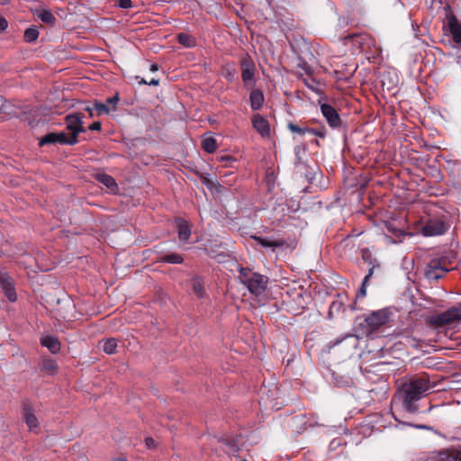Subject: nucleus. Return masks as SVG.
<instances>
[{"label":"nucleus","instance_id":"obj_10","mask_svg":"<svg viewBox=\"0 0 461 461\" xmlns=\"http://www.w3.org/2000/svg\"><path fill=\"white\" fill-rule=\"evenodd\" d=\"M321 111L330 127L338 128L341 125V119L334 107L323 104L321 105Z\"/></svg>","mask_w":461,"mask_h":461},{"label":"nucleus","instance_id":"obj_3","mask_svg":"<svg viewBox=\"0 0 461 461\" xmlns=\"http://www.w3.org/2000/svg\"><path fill=\"white\" fill-rule=\"evenodd\" d=\"M451 259L448 256L432 258L425 268V276L429 280H438L452 269Z\"/></svg>","mask_w":461,"mask_h":461},{"label":"nucleus","instance_id":"obj_47","mask_svg":"<svg viewBox=\"0 0 461 461\" xmlns=\"http://www.w3.org/2000/svg\"><path fill=\"white\" fill-rule=\"evenodd\" d=\"M148 83H149V82H147L145 79H141V80L140 81V84H148Z\"/></svg>","mask_w":461,"mask_h":461},{"label":"nucleus","instance_id":"obj_11","mask_svg":"<svg viewBox=\"0 0 461 461\" xmlns=\"http://www.w3.org/2000/svg\"><path fill=\"white\" fill-rule=\"evenodd\" d=\"M253 128L261 135L263 138L270 137V125L268 121L261 114L257 113L251 118Z\"/></svg>","mask_w":461,"mask_h":461},{"label":"nucleus","instance_id":"obj_14","mask_svg":"<svg viewBox=\"0 0 461 461\" xmlns=\"http://www.w3.org/2000/svg\"><path fill=\"white\" fill-rule=\"evenodd\" d=\"M119 101L118 95H115L106 100L105 104L95 103V109L97 115L108 114L111 111H115L117 103Z\"/></svg>","mask_w":461,"mask_h":461},{"label":"nucleus","instance_id":"obj_19","mask_svg":"<svg viewBox=\"0 0 461 461\" xmlns=\"http://www.w3.org/2000/svg\"><path fill=\"white\" fill-rule=\"evenodd\" d=\"M41 343L46 347L51 353L56 354L60 349V343L56 337L44 336L41 339Z\"/></svg>","mask_w":461,"mask_h":461},{"label":"nucleus","instance_id":"obj_1","mask_svg":"<svg viewBox=\"0 0 461 461\" xmlns=\"http://www.w3.org/2000/svg\"><path fill=\"white\" fill-rule=\"evenodd\" d=\"M430 387L429 379L427 375L415 376L408 383H404L399 391V394L402 399L405 410L409 412H415L417 411L415 402L420 400Z\"/></svg>","mask_w":461,"mask_h":461},{"label":"nucleus","instance_id":"obj_27","mask_svg":"<svg viewBox=\"0 0 461 461\" xmlns=\"http://www.w3.org/2000/svg\"><path fill=\"white\" fill-rule=\"evenodd\" d=\"M203 149L208 153H213L217 149L216 140L212 137H207L203 140Z\"/></svg>","mask_w":461,"mask_h":461},{"label":"nucleus","instance_id":"obj_48","mask_svg":"<svg viewBox=\"0 0 461 461\" xmlns=\"http://www.w3.org/2000/svg\"><path fill=\"white\" fill-rule=\"evenodd\" d=\"M228 77H230V79L232 78V74H228Z\"/></svg>","mask_w":461,"mask_h":461},{"label":"nucleus","instance_id":"obj_46","mask_svg":"<svg viewBox=\"0 0 461 461\" xmlns=\"http://www.w3.org/2000/svg\"><path fill=\"white\" fill-rule=\"evenodd\" d=\"M112 461H128V460L124 457H115Z\"/></svg>","mask_w":461,"mask_h":461},{"label":"nucleus","instance_id":"obj_30","mask_svg":"<svg viewBox=\"0 0 461 461\" xmlns=\"http://www.w3.org/2000/svg\"><path fill=\"white\" fill-rule=\"evenodd\" d=\"M255 69H243L241 71V77L245 86L250 85L254 77Z\"/></svg>","mask_w":461,"mask_h":461},{"label":"nucleus","instance_id":"obj_38","mask_svg":"<svg viewBox=\"0 0 461 461\" xmlns=\"http://www.w3.org/2000/svg\"><path fill=\"white\" fill-rule=\"evenodd\" d=\"M102 128L100 122H95L89 126L90 131H100Z\"/></svg>","mask_w":461,"mask_h":461},{"label":"nucleus","instance_id":"obj_42","mask_svg":"<svg viewBox=\"0 0 461 461\" xmlns=\"http://www.w3.org/2000/svg\"><path fill=\"white\" fill-rule=\"evenodd\" d=\"M374 273V267L369 268L368 274L365 276L364 281L367 282Z\"/></svg>","mask_w":461,"mask_h":461},{"label":"nucleus","instance_id":"obj_34","mask_svg":"<svg viewBox=\"0 0 461 461\" xmlns=\"http://www.w3.org/2000/svg\"><path fill=\"white\" fill-rule=\"evenodd\" d=\"M116 5L122 9H128L132 7L131 0H117Z\"/></svg>","mask_w":461,"mask_h":461},{"label":"nucleus","instance_id":"obj_5","mask_svg":"<svg viewBox=\"0 0 461 461\" xmlns=\"http://www.w3.org/2000/svg\"><path fill=\"white\" fill-rule=\"evenodd\" d=\"M446 12L443 21V30L448 32L455 43H461V23L457 20L451 6L447 5L444 7Z\"/></svg>","mask_w":461,"mask_h":461},{"label":"nucleus","instance_id":"obj_8","mask_svg":"<svg viewBox=\"0 0 461 461\" xmlns=\"http://www.w3.org/2000/svg\"><path fill=\"white\" fill-rule=\"evenodd\" d=\"M389 321V312L385 309L373 312L365 321L369 329V332L378 330Z\"/></svg>","mask_w":461,"mask_h":461},{"label":"nucleus","instance_id":"obj_22","mask_svg":"<svg viewBox=\"0 0 461 461\" xmlns=\"http://www.w3.org/2000/svg\"><path fill=\"white\" fill-rule=\"evenodd\" d=\"M158 262L168 263V264H182L184 258L176 252L170 254H163L158 258Z\"/></svg>","mask_w":461,"mask_h":461},{"label":"nucleus","instance_id":"obj_18","mask_svg":"<svg viewBox=\"0 0 461 461\" xmlns=\"http://www.w3.org/2000/svg\"><path fill=\"white\" fill-rule=\"evenodd\" d=\"M177 226L178 238L181 241H187L191 235V228L188 222L181 218L176 221Z\"/></svg>","mask_w":461,"mask_h":461},{"label":"nucleus","instance_id":"obj_17","mask_svg":"<svg viewBox=\"0 0 461 461\" xmlns=\"http://www.w3.org/2000/svg\"><path fill=\"white\" fill-rule=\"evenodd\" d=\"M95 179L105 185L112 193H115L118 190L115 179L110 175L98 173L95 175Z\"/></svg>","mask_w":461,"mask_h":461},{"label":"nucleus","instance_id":"obj_21","mask_svg":"<svg viewBox=\"0 0 461 461\" xmlns=\"http://www.w3.org/2000/svg\"><path fill=\"white\" fill-rule=\"evenodd\" d=\"M34 14L46 24L54 25L56 23V18L50 10L37 8Z\"/></svg>","mask_w":461,"mask_h":461},{"label":"nucleus","instance_id":"obj_43","mask_svg":"<svg viewBox=\"0 0 461 461\" xmlns=\"http://www.w3.org/2000/svg\"><path fill=\"white\" fill-rule=\"evenodd\" d=\"M159 84V80L158 79H155V78H152L149 83L148 85L149 86H158Z\"/></svg>","mask_w":461,"mask_h":461},{"label":"nucleus","instance_id":"obj_25","mask_svg":"<svg viewBox=\"0 0 461 461\" xmlns=\"http://www.w3.org/2000/svg\"><path fill=\"white\" fill-rule=\"evenodd\" d=\"M442 461H461V452L455 449H448L441 453Z\"/></svg>","mask_w":461,"mask_h":461},{"label":"nucleus","instance_id":"obj_33","mask_svg":"<svg viewBox=\"0 0 461 461\" xmlns=\"http://www.w3.org/2000/svg\"><path fill=\"white\" fill-rule=\"evenodd\" d=\"M404 339L405 344L411 348H418L420 347L419 340L411 335H406Z\"/></svg>","mask_w":461,"mask_h":461},{"label":"nucleus","instance_id":"obj_36","mask_svg":"<svg viewBox=\"0 0 461 461\" xmlns=\"http://www.w3.org/2000/svg\"><path fill=\"white\" fill-rule=\"evenodd\" d=\"M145 445L148 448L155 447V440L152 438L148 437L145 438Z\"/></svg>","mask_w":461,"mask_h":461},{"label":"nucleus","instance_id":"obj_15","mask_svg":"<svg viewBox=\"0 0 461 461\" xmlns=\"http://www.w3.org/2000/svg\"><path fill=\"white\" fill-rule=\"evenodd\" d=\"M385 229L388 233L391 234V236H388V239H390L393 243L402 242L407 235L403 230L396 226L395 221H387L385 223Z\"/></svg>","mask_w":461,"mask_h":461},{"label":"nucleus","instance_id":"obj_9","mask_svg":"<svg viewBox=\"0 0 461 461\" xmlns=\"http://www.w3.org/2000/svg\"><path fill=\"white\" fill-rule=\"evenodd\" d=\"M65 121L67 123V129L70 131L69 137H75V139H77V135L80 132L86 131L83 127L82 118L77 113L67 115Z\"/></svg>","mask_w":461,"mask_h":461},{"label":"nucleus","instance_id":"obj_45","mask_svg":"<svg viewBox=\"0 0 461 461\" xmlns=\"http://www.w3.org/2000/svg\"><path fill=\"white\" fill-rule=\"evenodd\" d=\"M86 111H87V112H88V113H89V116H90V117H93V116H94V114H93V109H92V108H90L89 106H87V107H86Z\"/></svg>","mask_w":461,"mask_h":461},{"label":"nucleus","instance_id":"obj_40","mask_svg":"<svg viewBox=\"0 0 461 461\" xmlns=\"http://www.w3.org/2000/svg\"><path fill=\"white\" fill-rule=\"evenodd\" d=\"M366 281L363 280V283H362V285H361V288L359 290V294L362 296V297H365L366 294Z\"/></svg>","mask_w":461,"mask_h":461},{"label":"nucleus","instance_id":"obj_32","mask_svg":"<svg viewBox=\"0 0 461 461\" xmlns=\"http://www.w3.org/2000/svg\"><path fill=\"white\" fill-rule=\"evenodd\" d=\"M241 69H255V64L249 56H245L240 62Z\"/></svg>","mask_w":461,"mask_h":461},{"label":"nucleus","instance_id":"obj_6","mask_svg":"<svg viewBox=\"0 0 461 461\" xmlns=\"http://www.w3.org/2000/svg\"><path fill=\"white\" fill-rule=\"evenodd\" d=\"M448 226L442 218L429 219L420 229V233L425 237L439 236L446 233Z\"/></svg>","mask_w":461,"mask_h":461},{"label":"nucleus","instance_id":"obj_23","mask_svg":"<svg viewBox=\"0 0 461 461\" xmlns=\"http://www.w3.org/2000/svg\"><path fill=\"white\" fill-rule=\"evenodd\" d=\"M41 369L49 375H54L58 371V364L52 358H43Z\"/></svg>","mask_w":461,"mask_h":461},{"label":"nucleus","instance_id":"obj_49","mask_svg":"<svg viewBox=\"0 0 461 461\" xmlns=\"http://www.w3.org/2000/svg\"><path fill=\"white\" fill-rule=\"evenodd\" d=\"M228 77H230V79L232 78V74H228Z\"/></svg>","mask_w":461,"mask_h":461},{"label":"nucleus","instance_id":"obj_12","mask_svg":"<svg viewBox=\"0 0 461 461\" xmlns=\"http://www.w3.org/2000/svg\"><path fill=\"white\" fill-rule=\"evenodd\" d=\"M0 288L11 302H15L17 295L13 285L12 278L6 273H0Z\"/></svg>","mask_w":461,"mask_h":461},{"label":"nucleus","instance_id":"obj_35","mask_svg":"<svg viewBox=\"0 0 461 461\" xmlns=\"http://www.w3.org/2000/svg\"><path fill=\"white\" fill-rule=\"evenodd\" d=\"M315 136H318L320 138H324L326 136V130L324 128L322 129H312L310 128V132Z\"/></svg>","mask_w":461,"mask_h":461},{"label":"nucleus","instance_id":"obj_2","mask_svg":"<svg viewBox=\"0 0 461 461\" xmlns=\"http://www.w3.org/2000/svg\"><path fill=\"white\" fill-rule=\"evenodd\" d=\"M239 273L240 282L252 294L258 296L266 291L268 282L267 276L244 267H240Z\"/></svg>","mask_w":461,"mask_h":461},{"label":"nucleus","instance_id":"obj_31","mask_svg":"<svg viewBox=\"0 0 461 461\" xmlns=\"http://www.w3.org/2000/svg\"><path fill=\"white\" fill-rule=\"evenodd\" d=\"M287 127L292 132L302 134V135L310 132V128L299 127L298 125H296L293 122L288 123Z\"/></svg>","mask_w":461,"mask_h":461},{"label":"nucleus","instance_id":"obj_37","mask_svg":"<svg viewBox=\"0 0 461 461\" xmlns=\"http://www.w3.org/2000/svg\"><path fill=\"white\" fill-rule=\"evenodd\" d=\"M8 26V23L5 18L0 17V32H4Z\"/></svg>","mask_w":461,"mask_h":461},{"label":"nucleus","instance_id":"obj_41","mask_svg":"<svg viewBox=\"0 0 461 461\" xmlns=\"http://www.w3.org/2000/svg\"><path fill=\"white\" fill-rule=\"evenodd\" d=\"M364 37H366V36L362 35V34H348V36H346V39L352 40L354 38H359V39L363 40Z\"/></svg>","mask_w":461,"mask_h":461},{"label":"nucleus","instance_id":"obj_7","mask_svg":"<svg viewBox=\"0 0 461 461\" xmlns=\"http://www.w3.org/2000/svg\"><path fill=\"white\" fill-rule=\"evenodd\" d=\"M78 142L77 139L75 137H69L68 134L61 131V132H50L43 136L40 142V146H44L48 144H62V145H75Z\"/></svg>","mask_w":461,"mask_h":461},{"label":"nucleus","instance_id":"obj_39","mask_svg":"<svg viewBox=\"0 0 461 461\" xmlns=\"http://www.w3.org/2000/svg\"><path fill=\"white\" fill-rule=\"evenodd\" d=\"M340 307H341L340 303L333 302L330 306V312H331V311H333V310L339 311L340 309Z\"/></svg>","mask_w":461,"mask_h":461},{"label":"nucleus","instance_id":"obj_29","mask_svg":"<svg viewBox=\"0 0 461 461\" xmlns=\"http://www.w3.org/2000/svg\"><path fill=\"white\" fill-rule=\"evenodd\" d=\"M193 290L198 297H200V298L203 297V295L205 294V290H204L203 283L202 282V280L200 278L196 277L194 279Z\"/></svg>","mask_w":461,"mask_h":461},{"label":"nucleus","instance_id":"obj_16","mask_svg":"<svg viewBox=\"0 0 461 461\" xmlns=\"http://www.w3.org/2000/svg\"><path fill=\"white\" fill-rule=\"evenodd\" d=\"M252 238L262 247L271 248L273 251L276 249L284 247L286 243L284 239H271L260 236H253Z\"/></svg>","mask_w":461,"mask_h":461},{"label":"nucleus","instance_id":"obj_13","mask_svg":"<svg viewBox=\"0 0 461 461\" xmlns=\"http://www.w3.org/2000/svg\"><path fill=\"white\" fill-rule=\"evenodd\" d=\"M23 416L25 423L29 427L30 429H33L38 428L39 421L37 417L35 416L33 410L30 403L27 401L23 402Z\"/></svg>","mask_w":461,"mask_h":461},{"label":"nucleus","instance_id":"obj_44","mask_svg":"<svg viewBox=\"0 0 461 461\" xmlns=\"http://www.w3.org/2000/svg\"><path fill=\"white\" fill-rule=\"evenodd\" d=\"M158 70V66L157 64H152L150 66V71L155 72Z\"/></svg>","mask_w":461,"mask_h":461},{"label":"nucleus","instance_id":"obj_26","mask_svg":"<svg viewBox=\"0 0 461 461\" xmlns=\"http://www.w3.org/2000/svg\"><path fill=\"white\" fill-rule=\"evenodd\" d=\"M178 42L187 48L194 47L195 45V39L185 32H181L177 35Z\"/></svg>","mask_w":461,"mask_h":461},{"label":"nucleus","instance_id":"obj_20","mask_svg":"<svg viewBox=\"0 0 461 461\" xmlns=\"http://www.w3.org/2000/svg\"><path fill=\"white\" fill-rule=\"evenodd\" d=\"M264 95L262 91L255 89L250 93L249 101L252 110L256 111L260 109L264 104Z\"/></svg>","mask_w":461,"mask_h":461},{"label":"nucleus","instance_id":"obj_28","mask_svg":"<svg viewBox=\"0 0 461 461\" xmlns=\"http://www.w3.org/2000/svg\"><path fill=\"white\" fill-rule=\"evenodd\" d=\"M39 37V32L36 27L27 28L24 32V40L26 42H33Z\"/></svg>","mask_w":461,"mask_h":461},{"label":"nucleus","instance_id":"obj_24","mask_svg":"<svg viewBox=\"0 0 461 461\" xmlns=\"http://www.w3.org/2000/svg\"><path fill=\"white\" fill-rule=\"evenodd\" d=\"M118 347L116 339L110 338L103 340V350L109 355L114 354Z\"/></svg>","mask_w":461,"mask_h":461},{"label":"nucleus","instance_id":"obj_4","mask_svg":"<svg viewBox=\"0 0 461 461\" xmlns=\"http://www.w3.org/2000/svg\"><path fill=\"white\" fill-rule=\"evenodd\" d=\"M461 321V303L447 311L429 317L428 323L434 327L449 326Z\"/></svg>","mask_w":461,"mask_h":461}]
</instances>
